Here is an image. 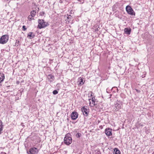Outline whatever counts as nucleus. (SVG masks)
Here are the masks:
<instances>
[{
    "instance_id": "f257e3e1",
    "label": "nucleus",
    "mask_w": 154,
    "mask_h": 154,
    "mask_svg": "<svg viewBox=\"0 0 154 154\" xmlns=\"http://www.w3.org/2000/svg\"><path fill=\"white\" fill-rule=\"evenodd\" d=\"M72 139L71 137V134L70 133L66 134L64 138V143L67 145H69L72 142Z\"/></svg>"
},
{
    "instance_id": "f03ea898",
    "label": "nucleus",
    "mask_w": 154,
    "mask_h": 154,
    "mask_svg": "<svg viewBox=\"0 0 154 154\" xmlns=\"http://www.w3.org/2000/svg\"><path fill=\"white\" fill-rule=\"evenodd\" d=\"M38 27L41 29L49 25L48 23L44 21V20L42 19H39L38 20Z\"/></svg>"
},
{
    "instance_id": "7ed1b4c3",
    "label": "nucleus",
    "mask_w": 154,
    "mask_h": 154,
    "mask_svg": "<svg viewBox=\"0 0 154 154\" xmlns=\"http://www.w3.org/2000/svg\"><path fill=\"white\" fill-rule=\"evenodd\" d=\"M9 36L8 35H2L0 38V43L4 44L6 43L8 41Z\"/></svg>"
},
{
    "instance_id": "20e7f679",
    "label": "nucleus",
    "mask_w": 154,
    "mask_h": 154,
    "mask_svg": "<svg viewBox=\"0 0 154 154\" xmlns=\"http://www.w3.org/2000/svg\"><path fill=\"white\" fill-rule=\"evenodd\" d=\"M38 149L36 148L33 147L31 148L29 151H27V154H38Z\"/></svg>"
},
{
    "instance_id": "39448f33",
    "label": "nucleus",
    "mask_w": 154,
    "mask_h": 154,
    "mask_svg": "<svg viewBox=\"0 0 154 154\" xmlns=\"http://www.w3.org/2000/svg\"><path fill=\"white\" fill-rule=\"evenodd\" d=\"M126 10L127 13L132 15H135V12L133 11L132 8L130 6L128 5L126 7Z\"/></svg>"
},
{
    "instance_id": "423d86ee",
    "label": "nucleus",
    "mask_w": 154,
    "mask_h": 154,
    "mask_svg": "<svg viewBox=\"0 0 154 154\" xmlns=\"http://www.w3.org/2000/svg\"><path fill=\"white\" fill-rule=\"evenodd\" d=\"M83 114L85 116H88L89 112V109L87 106H83L81 108Z\"/></svg>"
},
{
    "instance_id": "0eeeda50",
    "label": "nucleus",
    "mask_w": 154,
    "mask_h": 154,
    "mask_svg": "<svg viewBox=\"0 0 154 154\" xmlns=\"http://www.w3.org/2000/svg\"><path fill=\"white\" fill-rule=\"evenodd\" d=\"M121 104L120 103L117 101L115 103L114 106L115 108H114L115 111H118L121 108Z\"/></svg>"
},
{
    "instance_id": "6e6552de",
    "label": "nucleus",
    "mask_w": 154,
    "mask_h": 154,
    "mask_svg": "<svg viewBox=\"0 0 154 154\" xmlns=\"http://www.w3.org/2000/svg\"><path fill=\"white\" fill-rule=\"evenodd\" d=\"M105 133L107 136H110L112 135V129L109 128H106L105 129Z\"/></svg>"
},
{
    "instance_id": "1a4fd4ad",
    "label": "nucleus",
    "mask_w": 154,
    "mask_h": 154,
    "mask_svg": "<svg viewBox=\"0 0 154 154\" xmlns=\"http://www.w3.org/2000/svg\"><path fill=\"white\" fill-rule=\"evenodd\" d=\"M78 113L75 112H72L71 114V118L72 120H75L78 117Z\"/></svg>"
},
{
    "instance_id": "9d476101",
    "label": "nucleus",
    "mask_w": 154,
    "mask_h": 154,
    "mask_svg": "<svg viewBox=\"0 0 154 154\" xmlns=\"http://www.w3.org/2000/svg\"><path fill=\"white\" fill-rule=\"evenodd\" d=\"M47 77L49 81L50 82H52L55 79L54 76L51 74L49 75Z\"/></svg>"
},
{
    "instance_id": "9b49d317",
    "label": "nucleus",
    "mask_w": 154,
    "mask_h": 154,
    "mask_svg": "<svg viewBox=\"0 0 154 154\" xmlns=\"http://www.w3.org/2000/svg\"><path fill=\"white\" fill-rule=\"evenodd\" d=\"M4 126L3 125V123L1 120H0V134L3 133Z\"/></svg>"
},
{
    "instance_id": "f8f14e48",
    "label": "nucleus",
    "mask_w": 154,
    "mask_h": 154,
    "mask_svg": "<svg viewBox=\"0 0 154 154\" xmlns=\"http://www.w3.org/2000/svg\"><path fill=\"white\" fill-rule=\"evenodd\" d=\"M124 32L126 34L129 35L131 33V29L128 28H125L124 29Z\"/></svg>"
},
{
    "instance_id": "ddd939ff",
    "label": "nucleus",
    "mask_w": 154,
    "mask_h": 154,
    "mask_svg": "<svg viewBox=\"0 0 154 154\" xmlns=\"http://www.w3.org/2000/svg\"><path fill=\"white\" fill-rule=\"evenodd\" d=\"M78 82V84L79 85H83L84 83V82L83 81V78L81 77L79 78Z\"/></svg>"
},
{
    "instance_id": "4468645a",
    "label": "nucleus",
    "mask_w": 154,
    "mask_h": 154,
    "mask_svg": "<svg viewBox=\"0 0 154 154\" xmlns=\"http://www.w3.org/2000/svg\"><path fill=\"white\" fill-rule=\"evenodd\" d=\"M4 79V74L3 73H0V83L3 82Z\"/></svg>"
},
{
    "instance_id": "2eb2a0df",
    "label": "nucleus",
    "mask_w": 154,
    "mask_h": 154,
    "mask_svg": "<svg viewBox=\"0 0 154 154\" xmlns=\"http://www.w3.org/2000/svg\"><path fill=\"white\" fill-rule=\"evenodd\" d=\"M114 154H121L120 151L117 148H115L114 150Z\"/></svg>"
},
{
    "instance_id": "dca6fc26",
    "label": "nucleus",
    "mask_w": 154,
    "mask_h": 154,
    "mask_svg": "<svg viewBox=\"0 0 154 154\" xmlns=\"http://www.w3.org/2000/svg\"><path fill=\"white\" fill-rule=\"evenodd\" d=\"M28 36L30 37V38L31 39L34 37L35 35L33 34L32 32H29L28 35Z\"/></svg>"
},
{
    "instance_id": "f3484780",
    "label": "nucleus",
    "mask_w": 154,
    "mask_h": 154,
    "mask_svg": "<svg viewBox=\"0 0 154 154\" xmlns=\"http://www.w3.org/2000/svg\"><path fill=\"white\" fill-rule=\"evenodd\" d=\"M36 12L35 10H32L30 12V15L33 17L36 15Z\"/></svg>"
},
{
    "instance_id": "a211bd4d",
    "label": "nucleus",
    "mask_w": 154,
    "mask_h": 154,
    "mask_svg": "<svg viewBox=\"0 0 154 154\" xmlns=\"http://www.w3.org/2000/svg\"><path fill=\"white\" fill-rule=\"evenodd\" d=\"M95 98L94 97H92V104L93 105H95L96 104L95 103Z\"/></svg>"
},
{
    "instance_id": "6ab92c4d",
    "label": "nucleus",
    "mask_w": 154,
    "mask_h": 154,
    "mask_svg": "<svg viewBox=\"0 0 154 154\" xmlns=\"http://www.w3.org/2000/svg\"><path fill=\"white\" fill-rule=\"evenodd\" d=\"M28 19L29 21H31L32 20L34 19L33 17L31 16V15H29L28 16Z\"/></svg>"
},
{
    "instance_id": "aec40b11",
    "label": "nucleus",
    "mask_w": 154,
    "mask_h": 154,
    "mask_svg": "<svg viewBox=\"0 0 154 154\" xmlns=\"http://www.w3.org/2000/svg\"><path fill=\"white\" fill-rule=\"evenodd\" d=\"M81 136V134L79 133H77L75 135V136L77 138H79Z\"/></svg>"
},
{
    "instance_id": "412c9836",
    "label": "nucleus",
    "mask_w": 154,
    "mask_h": 154,
    "mask_svg": "<svg viewBox=\"0 0 154 154\" xmlns=\"http://www.w3.org/2000/svg\"><path fill=\"white\" fill-rule=\"evenodd\" d=\"M58 91L57 90H54L53 92V94L54 95H56V94H58Z\"/></svg>"
},
{
    "instance_id": "4be33fe9",
    "label": "nucleus",
    "mask_w": 154,
    "mask_h": 154,
    "mask_svg": "<svg viewBox=\"0 0 154 154\" xmlns=\"http://www.w3.org/2000/svg\"><path fill=\"white\" fill-rule=\"evenodd\" d=\"M44 14H45V12H43V11H42V12H40V15L41 16H43L44 15Z\"/></svg>"
},
{
    "instance_id": "5701e85b",
    "label": "nucleus",
    "mask_w": 154,
    "mask_h": 154,
    "mask_svg": "<svg viewBox=\"0 0 154 154\" xmlns=\"http://www.w3.org/2000/svg\"><path fill=\"white\" fill-rule=\"evenodd\" d=\"M23 30L24 31H25L27 29L25 26H23Z\"/></svg>"
},
{
    "instance_id": "b1692460",
    "label": "nucleus",
    "mask_w": 154,
    "mask_h": 154,
    "mask_svg": "<svg viewBox=\"0 0 154 154\" xmlns=\"http://www.w3.org/2000/svg\"><path fill=\"white\" fill-rule=\"evenodd\" d=\"M72 17L70 15H69V16H68V17H67V19H71V18Z\"/></svg>"
},
{
    "instance_id": "393cba45",
    "label": "nucleus",
    "mask_w": 154,
    "mask_h": 154,
    "mask_svg": "<svg viewBox=\"0 0 154 154\" xmlns=\"http://www.w3.org/2000/svg\"><path fill=\"white\" fill-rule=\"evenodd\" d=\"M76 132V130H75L74 131H73V132H72L71 133L72 134H73V133H74V134H75V133Z\"/></svg>"
},
{
    "instance_id": "a878e982",
    "label": "nucleus",
    "mask_w": 154,
    "mask_h": 154,
    "mask_svg": "<svg viewBox=\"0 0 154 154\" xmlns=\"http://www.w3.org/2000/svg\"><path fill=\"white\" fill-rule=\"evenodd\" d=\"M113 88H115L117 90V91H118V89L117 88V87H113L112 88L111 90H112L113 89Z\"/></svg>"
},
{
    "instance_id": "bb28decb",
    "label": "nucleus",
    "mask_w": 154,
    "mask_h": 154,
    "mask_svg": "<svg viewBox=\"0 0 154 154\" xmlns=\"http://www.w3.org/2000/svg\"><path fill=\"white\" fill-rule=\"evenodd\" d=\"M136 90L138 92H140V91L139 90H138L137 89H136Z\"/></svg>"
},
{
    "instance_id": "cd10ccee",
    "label": "nucleus",
    "mask_w": 154,
    "mask_h": 154,
    "mask_svg": "<svg viewBox=\"0 0 154 154\" xmlns=\"http://www.w3.org/2000/svg\"><path fill=\"white\" fill-rule=\"evenodd\" d=\"M112 96V94H109V98H111V96Z\"/></svg>"
},
{
    "instance_id": "c85d7f7f",
    "label": "nucleus",
    "mask_w": 154,
    "mask_h": 154,
    "mask_svg": "<svg viewBox=\"0 0 154 154\" xmlns=\"http://www.w3.org/2000/svg\"><path fill=\"white\" fill-rule=\"evenodd\" d=\"M91 99H89V104H90V105L91 104V102L90 101V100H91Z\"/></svg>"
},
{
    "instance_id": "c756f323",
    "label": "nucleus",
    "mask_w": 154,
    "mask_h": 154,
    "mask_svg": "<svg viewBox=\"0 0 154 154\" xmlns=\"http://www.w3.org/2000/svg\"><path fill=\"white\" fill-rule=\"evenodd\" d=\"M1 154H6L5 152H2L1 153Z\"/></svg>"
},
{
    "instance_id": "7c9ffc66",
    "label": "nucleus",
    "mask_w": 154,
    "mask_h": 154,
    "mask_svg": "<svg viewBox=\"0 0 154 154\" xmlns=\"http://www.w3.org/2000/svg\"><path fill=\"white\" fill-rule=\"evenodd\" d=\"M108 88H107L106 89V92H107V93H109L108 91H108Z\"/></svg>"
},
{
    "instance_id": "2f4dec72",
    "label": "nucleus",
    "mask_w": 154,
    "mask_h": 154,
    "mask_svg": "<svg viewBox=\"0 0 154 154\" xmlns=\"http://www.w3.org/2000/svg\"><path fill=\"white\" fill-rule=\"evenodd\" d=\"M91 92V96H92V94H93V93H92V92Z\"/></svg>"
},
{
    "instance_id": "473e14b6",
    "label": "nucleus",
    "mask_w": 154,
    "mask_h": 154,
    "mask_svg": "<svg viewBox=\"0 0 154 154\" xmlns=\"http://www.w3.org/2000/svg\"><path fill=\"white\" fill-rule=\"evenodd\" d=\"M10 87V86H8V87Z\"/></svg>"
},
{
    "instance_id": "72a5a7b5",
    "label": "nucleus",
    "mask_w": 154,
    "mask_h": 154,
    "mask_svg": "<svg viewBox=\"0 0 154 154\" xmlns=\"http://www.w3.org/2000/svg\"><path fill=\"white\" fill-rule=\"evenodd\" d=\"M142 78L144 77V76H142Z\"/></svg>"
},
{
    "instance_id": "f704fd0d",
    "label": "nucleus",
    "mask_w": 154,
    "mask_h": 154,
    "mask_svg": "<svg viewBox=\"0 0 154 154\" xmlns=\"http://www.w3.org/2000/svg\"><path fill=\"white\" fill-rule=\"evenodd\" d=\"M142 78L144 77V76H142Z\"/></svg>"
}]
</instances>
